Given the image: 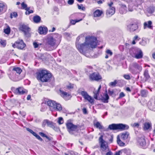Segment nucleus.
Here are the masks:
<instances>
[{
    "label": "nucleus",
    "instance_id": "1",
    "mask_svg": "<svg viewBox=\"0 0 155 155\" xmlns=\"http://www.w3.org/2000/svg\"><path fill=\"white\" fill-rule=\"evenodd\" d=\"M84 34H81L77 38L76 46L79 51L82 54L85 53L91 48H95L97 45V39L94 37L88 36L85 37V42L83 44L78 42L80 38H83Z\"/></svg>",
    "mask_w": 155,
    "mask_h": 155
},
{
    "label": "nucleus",
    "instance_id": "2",
    "mask_svg": "<svg viewBox=\"0 0 155 155\" xmlns=\"http://www.w3.org/2000/svg\"><path fill=\"white\" fill-rule=\"evenodd\" d=\"M37 74V79L43 82L48 81L51 76V74L44 70L38 72Z\"/></svg>",
    "mask_w": 155,
    "mask_h": 155
},
{
    "label": "nucleus",
    "instance_id": "3",
    "mask_svg": "<svg viewBox=\"0 0 155 155\" xmlns=\"http://www.w3.org/2000/svg\"><path fill=\"white\" fill-rule=\"evenodd\" d=\"M129 126L127 125H124L122 124H112L110 125L108 128L110 130H125L128 129Z\"/></svg>",
    "mask_w": 155,
    "mask_h": 155
},
{
    "label": "nucleus",
    "instance_id": "4",
    "mask_svg": "<svg viewBox=\"0 0 155 155\" xmlns=\"http://www.w3.org/2000/svg\"><path fill=\"white\" fill-rule=\"evenodd\" d=\"M78 92L80 94L85 100L92 104H94V98L90 96L86 91L79 90Z\"/></svg>",
    "mask_w": 155,
    "mask_h": 155
},
{
    "label": "nucleus",
    "instance_id": "5",
    "mask_svg": "<svg viewBox=\"0 0 155 155\" xmlns=\"http://www.w3.org/2000/svg\"><path fill=\"white\" fill-rule=\"evenodd\" d=\"M103 136L101 135L99 139V142L101 144V147L103 151H107L109 150L107 143L103 139Z\"/></svg>",
    "mask_w": 155,
    "mask_h": 155
},
{
    "label": "nucleus",
    "instance_id": "6",
    "mask_svg": "<svg viewBox=\"0 0 155 155\" xmlns=\"http://www.w3.org/2000/svg\"><path fill=\"white\" fill-rule=\"evenodd\" d=\"M47 104L48 106L56 110L60 111L62 110L61 105L59 104L56 103L54 101H47Z\"/></svg>",
    "mask_w": 155,
    "mask_h": 155
},
{
    "label": "nucleus",
    "instance_id": "7",
    "mask_svg": "<svg viewBox=\"0 0 155 155\" xmlns=\"http://www.w3.org/2000/svg\"><path fill=\"white\" fill-rule=\"evenodd\" d=\"M131 55L132 57L137 59H141L143 58V53L140 49H135L133 51V53Z\"/></svg>",
    "mask_w": 155,
    "mask_h": 155
},
{
    "label": "nucleus",
    "instance_id": "8",
    "mask_svg": "<svg viewBox=\"0 0 155 155\" xmlns=\"http://www.w3.org/2000/svg\"><path fill=\"white\" fill-rule=\"evenodd\" d=\"M108 5L109 8L107 10L106 14L107 16L110 17L115 13V8L113 6V3L112 2H110Z\"/></svg>",
    "mask_w": 155,
    "mask_h": 155
},
{
    "label": "nucleus",
    "instance_id": "9",
    "mask_svg": "<svg viewBox=\"0 0 155 155\" xmlns=\"http://www.w3.org/2000/svg\"><path fill=\"white\" fill-rule=\"evenodd\" d=\"M66 126L68 131L71 134H73L74 131H77V126L71 123H67L66 124Z\"/></svg>",
    "mask_w": 155,
    "mask_h": 155
},
{
    "label": "nucleus",
    "instance_id": "10",
    "mask_svg": "<svg viewBox=\"0 0 155 155\" xmlns=\"http://www.w3.org/2000/svg\"><path fill=\"white\" fill-rule=\"evenodd\" d=\"M25 46V44L22 40H18L12 45L13 47H16L18 49H23Z\"/></svg>",
    "mask_w": 155,
    "mask_h": 155
},
{
    "label": "nucleus",
    "instance_id": "11",
    "mask_svg": "<svg viewBox=\"0 0 155 155\" xmlns=\"http://www.w3.org/2000/svg\"><path fill=\"white\" fill-rule=\"evenodd\" d=\"M90 78L92 80L95 81H98L101 79V77L99 74L97 73H94L91 74Z\"/></svg>",
    "mask_w": 155,
    "mask_h": 155
},
{
    "label": "nucleus",
    "instance_id": "12",
    "mask_svg": "<svg viewBox=\"0 0 155 155\" xmlns=\"http://www.w3.org/2000/svg\"><path fill=\"white\" fill-rule=\"evenodd\" d=\"M14 92L16 94H23L26 93L27 92V91L23 88L20 87L17 88Z\"/></svg>",
    "mask_w": 155,
    "mask_h": 155
},
{
    "label": "nucleus",
    "instance_id": "13",
    "mask_svg": "<svg viewBox=\"0 0 155 155\" xmlns=\"http://www.w3.org/2000/svg\"><path fill=\"white\" fill-rule=\"evenodd\" d=\"M127 28L130 31H134L137 28L138 26L137 25L135 24H132L128 25Z\"/></svg>",
    "mask_w": 155,
    "mask_h": 155
},
{
    "label": "nucleus",
    "instance_id": "14",
    "mask_svg": "<svg viewBox=\"0 0 155 155\" xmlns=\"http://www.w3.org/2000/svg\"><path fill=\"white\" fill-rule=\"evenodd\" d=\"M21 30L24 32L25 35H26L27 33L30 31V28L27 25H23L20 27Z\"/></svg>",
    "mask_w": 155,
    "mask_h": 155
},
{
    "label": "nucleus",
    "instance_id": "15",
    "mask_svg": "<svg viewBox=\"0 0 155 155\" xmlns=\"http://www.w3.org/2000/svg\"><path fill=\"white\" fill-rule=\"evenodd\" d=\"M138 142L140 145L142 146H144L146 144V142L144 137H139L138 140Z\"/></svg>",
    "mask_w": 155,
    "mask_h": 155
},
{
    "label": "nucleus",
    "instance_id": "16",
    "mask_svg": "<svg viewBox=\"0 0 155 155\" xmlns=\"http://www.w3.org/2000/svg\"><path fill=\"white\" fill-rule=\"evenodd\" d=\"M56 42V40L52 37H50L48 39V43L51 46H54Z\"/></svg>",
    "mask_w": 155,
    "mask_h": 155
},
{
    "label": "nucleus",
    "instance_id": "17",
    "mask_svg": "<svg viewBox=\"0 0 155 155\" xmlns=\"http://www.w3.org/2000/svg\"><path fill=\"white\" fill-rule=\"evenodd\" d=\"M48 31V29L46 27H40L38 29V32L40 34H45Z\"/></svg>",
    "mask_w": 155,
    "mask_h": 155
},
{
    "label": "nucleus",
    "instance_id": "18",
    "mask_svg": "<svg viewBox=\"0 0 155 155\" xmlns=\"http://www.w3.org/2000/svg\"><path fill=\"white\" fill-rule=\"evenodd\" d=\"M103 13L102 11L97 10L94 12V17H98L100 16Z\"/></svg>",
    "mask_w": 155,
    "mask_h": 155
},
{
    "label": "nucleus",
    "instance_id": "19",
    "mask_svg": "<svg viewBox=\"0 0 155 155\" xmlns=\"http://www.w3.org/2000/svg\"><path fill=\"white\" fill-rule=\"evenodd\" d=\"M101 87V85H100L99 86L98 89L97 90H95L93 92V93L94 94V98L96 99H97V96L99 95V91Z\"/></svg>",
    "mask_w": 155,
    "mask_h": 155
},
{
    "label": "nucleus",
    "instance_id": "20",
    "mask_svg": "<svg viewBox=\"0 0 155 155\" xmlns=\"http://www.w3.org/2000/svg\"><path fill=\"white\" fill-rule=\"evenodd\" d=\"M129 135V134L127 132L122 133L120 136L121 138L123 140H126L128 138Z\"/></svg>",
    "mask_w": 155,
    "mask_h": 155
},
{
    "label": "nucleus",
    "instance_id": "21",
    "mask_svg": "<svg viewBox=\"0 0 155 155\" xmlns=\"http://www.w3.org/2000/svg\"><path fill=\"white\" fill-rule=\"evenodd\" d=\"M109 98V96L106 91V93H105L104 97L102 98V100L103 102L107 103L108 102V100Z\"/></svg>",
    "mask_w": 155,
    "mask_h": 155
},
{
    "label": "nucleus",
    "instance_id": "22",
    "mask_svg": "<svg viewBox=\"0 0 155 155\" xmlns=\"http://www.w3.org/2000/svg\"><path fill=\"white\" fill-rule=\"evenodd\" d=\"M151 124L149 122H146L144 124L143 129L144 130L149 129L151 127Z\"/></svg>",
    "mask_w": 155,
    "mask_h": 155
},
{
    "label": "nucleus",
    "instance_id": "23",
    "mask_svg": "<svg viewBox=\"0 0 155 155\" xmlns=\"http://www.w3.org/2000/svg\"><path fill=\"white\" fill-rule=\"evenodd\" d=\"M33 20L34 22L37 23L40 22L41 18L39 16L36 15L33 17Z\"/></svg>",
    "mask_w": 155,
    "mask_h": 155
},
{
    "label": "nucleus",
    "instance_id": "24",
    "mask_svg": "<svg viewBox=\"0 0 155 155\" xmlns=\"http://www.w3.org/2000/svg\"><path fill=\"white\" fill-rule=\"evenodd\" d=\"M132 66L139 71H140L142 70V67L141 66L136 63H133L132 64Z\"/></svg>",
    "mask_w": 155,
    "mask_h": 155
},
{
    "label": "nucleus",
    "instance_id": "25",
    "mask_svg": "<svg viewBox=\"0 0 155 155\" xmlns=\"http://www.w3.org/2000/svg\"><path fill=\"white\" fill-rule=\"evenodd\" d=\"M60 91L61 95L63 97H65L67 96H70V95L69 94L64 92V91H61L60 90Z\"/></svg>",
    "mask_w": 155,
    "mask_h": 155
},
{
    "label": "nucleus",
    "instance_id": "26",
    "mask_svg": "<svg viewBox=\"0 0 155 155\" xmlns=\"http://www.w3.org/2000/svg\"><path fill=\"white\" fill-rule=\"evenodd\" d=\"M152 24V22L150 21L148 22V23L147 22H145L144 24V28L145 29L146 27H147L149 28H151L152 26L151 25Z\"/></svg>",
    "mask_w": 155,
    "mask_h": 155
},
{
    "label": "nucleus",
    "instance_id": "27",
    "mask_svg": "<svg viewBox=\"0 0 155 155\" xmlns=\"http://www.w3.org/2000/svg\"><path fill=\"white\" fill-rule=\"evenodd\" d=\"M94 125L100 130L103 129L104 128V127L98 122H97L96 124H94Z\"/></svg>",
    "mask_w": 155,
    "mask_h": 155
},
{
    "label": "nucleus",
    "instance_id": "28",
    "mask_svg": "<svg viewBox=\"0 0 155 155\" xmlns=\"http://www.w3.org/2000/svg\"><path fill=\"white\" fill-rule=\"evenodd\" d=\"M117 143L120 146H123L124 145V143L121 140H120L119 136V135L117 136Z\"/></svg>",
    "mask_w": 155,
    "mask_h": 155
},
{
    "label": "nucleus",
    "instance_id": "29",
    "mask_svg": "<svg viewBox=\"0 0 155 155\" xmlns=\"http://www.w3.org/2000/svg\"><path fill=\"white\" fill-rule=\"evenodd\" d=\"M13 71H15L17 73L19 74H20L22 71L21 68L19 67L14 68L13 69Z\"/></svg>",
    "mask_w": 155,
    "mask_h": 155
},
{
    "label": "nucleus",
    "instance_id": "30",
    "mask_svg": "<svg viewBox=\"0 0 155 155\" xmlns=\"http://www.w3.org/2000/svg\"><path fill=\"white\" fill-rule=\"evenodd\" d=\"M30 8L29 7H28L26 8L25 10H26V12H25V14L29 15L30 13H33V11L32 10H30Z\"/></svg>",
    "mask_w": 155,
    "mask_h": 155
},
{
    "label": "nucleus",
    "instance_id": "31",
    "mask_svg": "<svg viewBox=\"0 0 155 155\" xmlns=\"http://www.w3.org/2000/svg\"><path fill=\"white\" fill-rule=\"evenodd\" d=\"M4 32L6 34H8L10 32V28L9 26H7V28L4 29Z\"/></svg>",
    "mask_w": 155,
    "mask_h": 155
},
{
    "label": "nucleus",
    "instance_id": "32",
    "mask_svg": "<svg viewBox=\"0 0 155 155\" xmlns=\"http://www.w3.org/2000/svg\"><path fill=\"white\" fill-rule=\"evenodd\" d=\"M0 43L1 45L3 47H5L6 45V43L5 41L0 40Z\"/></svg>",
    "mask_w": 155,
    "mask_h": 155
},
{
    "label": "nucleus",
    "instance_id": "33",
    "mask_svg": "<svg viewBox=\"0 0 155 155\" xmlns=\"http://www.w3.org/2000/svg\"><path fill=\"white\" fill-rule=\"evenodd\" d=\"M147 94V92L146 90H143L141 91V95L143 97H146Z\"/></svg>",
    "mask_w": 155,
    "mask_h": 155
},
{
    "label": "nucleus",
    "instance_id": "34",
    "mask_svg": "<svg viewBox=\"0 0 155 155\" xmlns=\"http://www.w3.org/2000/svg\"><path fill=\"white\" fill-rule=\"evenodd\" d=\"M117 83V82L116 80H115L114 82H110L109 84V85L110 86L114 87L116 86Z\"/></svg>",
    "mask_w": 155,
    "mask_h": 155
},
{
    "label": "nucleus",
    "instance_id": "35",
    "mask_svg": "<svg viewBox=\"0 0 155 155\" xmlns=\"http://www.w3.org/2000/svg\"><path fill=\"white\" fill-rule=\"evenodd\" d=\"M47 125L48 126H49L52 128H54V125L53 124V123L52 122L49 121H48V123Z\"/></svg>",
    "mask_w": 155,
    "mask_h": 155
},
{
    "label": "nucleus",
    "instance_id": "36",
    "mask_svg": "<svg viewBox=\"0 0 155 155\" xmlns=\"http://www.w3.org/2000/svg\"><path fill=\"white\" fill-rule=\"evenodd\" d=\"M21 8L23 9H25L26 10V8L28 7H27V4L25 3L24 2H22L21 4Z\"/></svg>",
    "mask_w": 155,
    "mask_h": 155
},
{
    "label": "nucleus",
    "instance_id": "37",
    "mask_svg": "<svg viewBox=\"0 0 155 155\" xmlns=\"http://www.w3.org/2000/svg\"><path fill=\"white\" fill-rule=\"evenodd\" d=\"M33 45L34 48H36L38 47L39 45H41V44H38L37 42H34L33 43Z\"/></svg>",
    "mask_w": 155,
    "mask_h": 155
},
{
    "label": "nucleus",
    "instance_id": "38",
    "mask_svg": "<svg viewBox=\"0 0 155 155\" xmlns=\"http://www.w3.org/2000/svg\"><path fill=\"white\" fill-rule=\"evenodd\" d=\"M144 76L147 78H149V76L148 73V71L147 70H146L144 73Z\"/></svg>",
    "mask_w": 155,
    "mask_h": 155
},
{
    "label": "nucleus",
    "instance_id": "39",
    "mask_svg": "<svg viewBox=\"0 0 155 155\" xmlns=\"http://www.w3.org/2000/svg\"><path fill=\"white\" fill-rule=\"evenodd\" d=\"M26 129L28 131L32 134L34 136V135H36V133H35L32 130L28 128H27Z\"/></svg>",
    "mask_w": 155,
    "mask_h": 155
},
{
    "label": "nucleus",
    "instance_id": "40",
    "mask_svg": "<svg viewBox=\"0 0 155 155\" xmlns=\"http://www.w3.org/2000/svg\"><path fill=\"white\" fill-rule=\"evenodd\" d=\"M4 7V4L3 3H0V12L3 11Z\"/></svg>",
    "mask_w": 155,
    "mask_h": 155
},
{
    "label": "nucleus",
    "instance_id": "41",
    "mask_svg": "<svg viewBox=\"0 0 155 155\" xmlns=\"http://www.w3.org/2000/svg\"><path fill=\"white\" fill-rule=\"evenodd\" d=\"M63 118L61 117H60L59 118L58 120V122L59 124H61L63 123Z\"/></svg>",
    "mask_w": 155,
    "mask_h": 155
},
{
    "label": "nucleus",
    "instance_id": "42",
    "mask_svg": "<svg viewBox=\"0 0 155 155\" xmlns=\"http://www.w3.org/2000/svg\"><path fill=\"white\" fill-rule=\"evenodd\" d=\"M48 120H44L42 124V126L43 127H45L46 125V124L48 125Z\"/></svg>",
    "mask_w": 155,
    "mask_h": 155
},
{
    "label": "nucleus",
    "instance_id": "43",
    "mask_svg": "<svg viewBox=\"0 0 155 155\" xmlns=\"http://www.w3.org/2000/svg\"><path fill=\"white\" fill-rule=\"evenodd\" d=\"M106 52L107 54H110V56L112 55L113 54V52L109 49L107 50Z\"/></svg>",
    "mask_w": 155,
    "mask_h": 155
},
{
    "label": "nucleus",
    "instance_id": "44",
    "mask_svg": "<svg viewBox=\"0 0 155 155\" xmlns=\"http://www.w3.org/2000/svg\"><path fill=\"white\" fill-rule=\"evenodd\" d=\"M34 136L35 137L39 140L41 141H42V139L40 137L39 135H37L36 133V135H34Z\"/></svg>",
    "mask_w": 155,
    "mask_h": 155
},
{
    "label": "nucleus",
    "instance_id": "45",
    "mask_svg": "<svg viewBox=\"0 0 155 155\" xmlns=\"http://www.w3.org/2000/svg\"><path fill=\"white\" fill-rule=\"evenodd\" d=\"M124 77L125 79L127 80H129L130 79V76L128 74L124 75Z\"/></svg>",
    "mask_w": 155,
    "mask_h": 155
},
{
    "label": "nucleus",
    "instance_id": "46",
    "mask_svg": "<svg viewBox=\"0 0 155 155\" xmlns=\"http://www.w3.org/2000/svg\"><path fill=\"white\" fill-rule=\"evenodd\" d=\"M122 150H121L118 152H116L114 155H120L122 153Z\"/></svg>",
    "mask_w": 155,
    "mask_h": 155
},
{
    "label": "nucleus",
    "instance_id": "47",
    "mask_svg": "<svg viewBox=\"0 0 155 155\" xmlns=\"http://www.w3.org/2000/svg\"><path fill=\"white\" fill-rule=\"evenodd\" d=\"M67 87L68 89L72 88L73 87V85L71 84H70L69 85L67 86Z\"/></svg>",
    "mask_w": 155,
    "mask_h": 155
},
{
    "label": "nucleus",
    "instance_id": "48",
    "mask_svg": "<svg viewBox=\"0 0 155 155\" xmlns=\"http://www.w3.org/2000/svg\"><path fill=\"white\" fill-rule=\"evenodd\" d=\"M74 2V0H69L68 1V3L69 5L72 4Z\"/></svg>",
    "mask_w": 155,
    "mask_h": 155
},
{
    "label": "nucleus",
    "instance_id": "49",
    "mask_svg": "<svg viewBox=\"0 0 155 155\" xmlns=\"http://www.w3.org/2000/svg\"><path fill=\"white\" fill-rule=\"evenodd\" d=\"M78 21H75L74 20H71L70 21L71 23V24H72L73 25L75 24L76 22H77Z\"/></svg>",
    "mask_w": 155,
    "mask_h": 155
},
{
    "label": "nucleus",
    "instance_id": "50",
    "mask_svg": "<svg viewBox=\"0 0 155 155\" xmlns=\"http://www.w3.org/2000/svg\"><path fill=\"white\" fill-rule=\"evenodd\" d=\"M133 126L134 127H138L139 126V124L138 123H134L133 124Z\"/></svg>",
    "mask_w": 155,
    "mask_h": 155
},
{
    "label": "nucleus",
    "instance_id": "51",
    "mask_svg": "<svg viewBox=\"0 0 155 155\" xmlns=\"http://www.w3.org/2000/svg\"><path fill=\"white\" fill-rule=\"evenodd\" d=\"M108 94L110 95H112L114 94V92L113 91H110V90L108 91Z\"/></svg>",
    "mask_w": 155,
    "mask_h": 155
},
{
    "label": "nucleus",
    "instance_id": "52",
    "mask_svg": "<svg viewBox=\"0 0 155 155\" xmlns=\"http://www.w3.org/2000/svg\"><path fill=\"white\" fill-rule=\"evenodd\" d=\"M39 134L42 137H45L46 136V135L45 134L42 132H40L39 133Z\"/></svg>",
    "mask_w": 155,
    "mask_h": 155
},
{
    "label": "nucleus",
    "instance_id": "53",
    "mask_svg": "<svg viewBox=\"0 0 155 155\" xmlns=\"http://www.w3.org/2000/svg\"><path fill=\"white\" fill-rule=\"evenodd\" d=\"M83 111L84 114H87V110L86 108H84L83 109Z\"/></svg>",
    "mask_w": 155,
    "mask_h": 155
},
{
    "label": "nucleus",
    "instance_id": "54",
    "mask_svg": "<svg viewBox=\"0 0 155 155\" xmlns=\"http://www.w3.org/2000/svg\"><path fill=\"white\" fill-rule=\"evenodd\" d=\"M12 15L15 17H16L18 15L17 13L15 12L13 13Z\"/></svg>",
    "mask_w": 155,
    "mask_h": 155
},
{
    "label": "nucleus",
    "instance_id": "55",
    "mask_svg": "<svg viewBox=\"0 0 155 155\" xmlns=\"http://www.w3.org/2000/svg\"><path fill=\"white\" fill-rule=\"evenodd\" d=\"M124 96H125V94L122 92L120 93V97H124Z\"/></svg>",
    "mask_w": 155,
    "mask_h": 155
},
{
    "label": "nucleus",
    "instance_id": "56",
    "mask_svg": "<svg viewBox=\"0 0 155 155\" xmlns=\"http://www.w3.org/2000/svg\"><path fill=\"white\" fill-rule=\"evenodd\" d=\"M106 155H112V153L110 151H109L106 153Z\"/></svg>",
    "mask_w": 155,
    "mask_h": 155
},
{
    "label": "nucleus",
    "instance_id": "57",
    "mask_svg": "<svg viewBox=\"0 0 155 155\" xmlns=\"http://www.w3.org/2000/svg\"><path fill=\"white\" fill-rule=\"evenodd\" d=\"M31 95H29L27 97V99L28 100H29L31 99Z\"/></svg>",
    "mask_w": 155,
    "mask_h": 155
},
{
    "label": "nucleus",
    "instance_id": "58",
    "mask_svg": "<svg viewBox=\"0 0 155 155\" xmlns=\"http://www.w3.org/2000/svg\"><path fill=\"white\" fill-rule=\"evenodd\" d=\"M129 11L130 12H132L133 11V9L131 8H130V7H129Z\"/></svg>",
    "mask_w": 155,
    "mask_h": 155
},
{
    "label": "nucleus",
    "instance_id": "59",
    "mask_svg": "<svg viewBox=\"0 0 155 155\" xmlns=\"http://www.w3.org/2000/svg\"><path fill=\"white\" fill-rule=\"evenodd\" d=\"M126 90L127 91H128L129 92H130L131 91V90L130 88L129 87H127L126 88Z\"/></svg>",
    "mask_w": 155,
    "mask_h": 155
},
{
    "label": "nucleus",
    "instance_id": "60",
    "mask_svg": "<svg viewBox=\"0 0 155 155\" xmlns=\"http://www.w3.org/2000/svg\"><path fill=\"white\" fill-rule=\"evenodd\" d=\"M47 139H48V140H51V139L49 137H48V136H46L45 137Z\"/></svg>",
    "mask_w": 155,
    "mask_h": 155
},
{
    "label": "nucleus",
    "instance_id": "61",
    "mask_svg": "<svg viewBox=\"0 0 155 155\" xmlns=\"http://www.w3.org/2000/svg\"><path fill=\"white\" fill-rule=\"evenodd\" d=\"M152 56L153 58L155 59V52L152 54Z\"/></svg>",
    "mask_w": 155,
    "mask_h": 155
},
{
    "label": "nucleus",
    "instance_id": "62",
    "mask_svg": "<svg viewBox=\"0 0 155 155\" xmlns=\"http://www.w3.org/2000/svg\"><path fill=\"white\" fill-rule=\"evenodd\" d=\"M55 30V28H54V27H53L52 28V30L51 31V32H53Z\"/></svg>",
    "mask_w": 155,
    "mask_h": 155
},
{
    "label": "nucleus",
    "instance_id": "63",
    "mask_svg": "<svg viewBox=\"0 0 155 155\" xmlns=\"http://www.w3.org/2000/svg\"><path fill=\"white\" fill-rule=\"evenodd\" d=\"M78 8L79 9H81V6H80L79 5H78Z\"/></svg>",
    "mask_w": 155,
    "mask_h": 155
},
{
    "label": "nucleus",
    "instance_id": "64",
    "mask_svg": "<svg viewBox=\"0 0 155 155\" xmlns=\"http://www.w3.org/2000/svg\"><path fill=\"white\" fill-rule=\"evenodd\" d=\"M138 37L137 36H135L134 37V39L135 40H136V39H137L138 38Z\"/></svg>",
    "mask_w": 155,
    "mask_h": 155
}]
</instances>
